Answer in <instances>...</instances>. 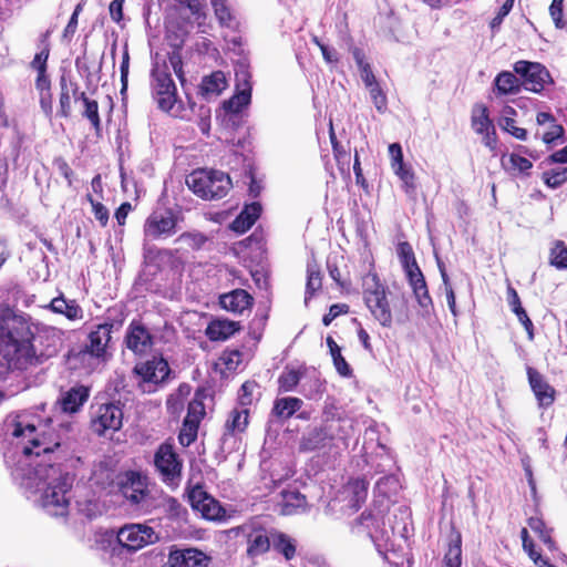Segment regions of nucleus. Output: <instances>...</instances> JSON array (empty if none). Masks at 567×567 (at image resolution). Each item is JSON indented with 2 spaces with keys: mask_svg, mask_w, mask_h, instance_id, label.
<instances>
[{
  "mask_svg": "<svg viewBox=\"0 0 567 567\" xmlns=\"http://www.w3.org/2000/svg\"><path fill=\"white\" fill-rule=\"evenodd\" d=\"M527 524L535 532L539 539L549 548H555V540L551 537V529L546 527L545 522L540 517H529Z\"/></svg>",
  "mask_w": 567,
  "mask_h": 567,
  "instance_id": "603ef678",
  "label": "nucleus"
},
{
  "mask_svg": "<svg viewBox=\"0 0 567 567\" xmlns=\"http://www.w3.org/2000/svg\"><path fill=\"white\" fill-rule=\"evenodd\" d=\"M271 545L277 553L285 557L286 560H291L296 557V542L289 535L279 530H272Z\"/></svg>",
  "mask_w": 567,
  "mask_h": 567,
  "instance_id": "a19ab883",
  "label": "nucleus"
},
{
  "mask_svg": "<svg viewBox=\"0 0 567 567\" xmlns=\"http://www.w3.org/2000/svg\"><path fill=\"white\" fill-rule=\"evenodd\" d=\"M212 557L195 547L171 549L167 564L169 567H209Z\"/></svg>",
  "mask_w": 567,
  "mask_h": 567,
  "instance_id": "a211bd4d",
  "label": "nucleus"
},
{
  "mask_svg": "<svg viewBox=\"0 0 567 567\" xmlns=\"http://www.w3.org/2000/svg\"><path fill=\"white\" fill-rule=\"evenodd\" d=\"M123 410L120 403L106 402L92 406L90 427L93 433L104 436L115 433L123 425Z\"/></svg>",
  "mask_w": 567,
  "mask_h": 567,
  "instance_id": "1a4fd4ad",
  "label": "nucleus"
},
{
  "mask_svg": "<svg viewBox=\"0 0 567 567\" xmlns=\"http://www.w3.org/2000/svg\"><path fill=\"white\" fill-rule=\"evenodd\" d=\"M261 214V205L258 202L245 205L239 215L231 221L230 229L237 234L249 230Z\"/></svg>",
  "mask_w": 567,
  "mask_h": 567,
  "instance_id": "c756f323",
  "label": "nucleus"
},
{
  "mask_svg": "<svg viewBox=\"0 0 567 567\" xmlns=\"http://www.w3.org/2000/svg\"><path fill=\"white\" fill-rule=\"evenodd\" d=\"M227 87L223 71H214L202 79L199 91L203 95H219Z\"/></svg>",
  "mask_w": 567,
  "mask_h": 567,
  "instance_id": "79ce46f5",
  "label": "nucleus"
},
{
  "mask_svg": "<svg viewBox=\"0 0 567 567\" xmlns=\"http://www.w3.org/2000/svg\"><path fill=\"white\" fill-rule=\"evenodd\" d=\"M125 344L136 354H143L154 344V338L150 330L138 320H133L125 334Z\"/></svg>",
  "mask_w": 567,
  "mask_h": 567,
  "instance_id": "4be33fe9",
  "label": "nucleus"
},
{
  "mask_svg": "<svg viewBox=\"0 0 567 567\" xmlns=\"http://www.w3.org/2000/svg\"><path fill=\"white\" fill-rule=\"evenodd\" d=\"M80 101L83 103L84 106L82 116L91 123L92 127L96 133H100L102 130V124L99 114L97 101L91 100L83 91L80 93Z\"/></svg>",
  "mask_w": 567,
  "mask_h": 567,
  "instance_id": "a18cd8bd",
  "label": "nucleus"
},
{
  "mask_svg": "<svg viewBox=\"0 0 567 567\" xmlns=\"http://www.w3.org/2000/svg\"><path fill=\"white\" fill-rule=\"evenodd\" d=\"M254 303V297L241 288L221 293L218 297L219 307L236 316H243L246 311L250 312Z\"/></svg>",
  "mask_w": 567,
  "mask_h": 567,
  "instance_id": "6ab92c4d",
  "label": "nucleus"
},
{
  "mask_svg": "<svg viewBox=\"0 0 567 567\" xmlns=\"http://www.w3.org/2000/svg\"><path fill=\"white\" fill-rule=\"evenodd\" d=\"M89 396L90 388L78 384L62 393L59 402L63 412L76 413L89 400Z\"/></svg>",
  "mask_w": 567,
  "mask_h": 567,
  "instance_id": "393cba45",
  "label": "nucleus"
},
{
  "mask_svg": "<svg viewBox=\"0 0 567 567\" xmlns=\"http://www.w3.org/2000/svg\"><path fill=\"white\" fill-rule=\"evenodd\" d=\"M100 361L85 347L70 349L65 355V363L70 370L84 373H90Z\"/></svg>",
  "mask_w": 567,
  "mask_h": 567,
  "instance_id": "b1692460",
  "label": "nucleus"
},
{
  "mask_svg": "<svg viewBox=\"0 0 567 567\" xmlns=\"http://www.w3.org/2000/svg\"><path fill=\"white\" fill-rule=\"evenodd\" d=\"M280 499L277 505L280 515L290 516L305 511L307 507V498L298 489H282L279 494Z\"/></svg>",
  "mask_w": 567,
  "mask_h": 567,
  "instance_id": "a878e982",
  "label": "nucleus"
},
{
  "mask_svg": "<svg viewBox=\"0 0 567 567\" xmlns=\"http://www.w3.org/2000/svg\"><path fill=\"white\" fill-rule=\"evenodd\" d=\"M307 370L306 364L299 367L286 365L277 380L278 392L287 393L296 390L300 380L307 374Z\"/></svg>",
  "mask_w": 567,
  "mask_h": 567,
  "instance_id": "f704fd0d",
  "label": "nucleus"
},
{
  "mask_svg": "<svg viewBox=\"0 0 567 567\" xmlns=\"http://www.w3.org/2000/svg\"><path fill=\"white\" fill-rule=\"evenodd\" d=\"M322 288V275L318 266H308L306 282V300L311 299Z\"/></svg>",
  "mask_w": 567,
  "mask_h": 567,
  "instance_id": "864d4df0",
  "label": "nucleus"
},
{
  "mask_svg": "<svg viewBox=\"0 0 567 567\" xmlns=\"http://www.w3.org/2000/svg\"><path fill=\"white\" fill-rule=\"evenodd\" d=\"M549 261L557 269H567V246L563 240H557L550 249Z\"/></svg>",
  "mask_w": 567,
  "mask_h": 567,
  "instance_id": "6e6d98bb",
  "label": "nucleus"
},
{
  "mask_svg": "<svg viewBox=\"0 0 567 567\" xmlns=\"http://www.w3.org/2000/svg\"><path fill=\"white\" fill-rule=\"evenodd\" d=\"M499 127L515 137L518 141L527 140V131L524 127H519L516 125V120L513 117L499 118L498 120Z\"/></svg>",
  "mask_w": 567,
  "mask_h": 567,
  "instance_id": "4d7b16f0",
  "label": "nucleus"
},
{
  "mask_svg": "<svg viewBox=\"0 0 567 567\" xmlns=\"http://www.w3.org/2000/svg\"><path fill=\"white\" fill-rule=\"evenodd\" d=\"M126 319L123 308H112L107 310L106 319L100 323L87 336V342L84 347L101 361L105 359L107 347L111 342L113 330L118 331Z\"/></svg>",
  "mask_w": 567,
  "mask_h": 567,
  "instance_id": "39448f33",
  "label": "nucleus"
},
{
  "mask_svg": "<svg viewBox=\"0 0 567 567\" xmlns=\"http://www.w3.org/2000/svg\"><path fill=\"white\" fill-rule=\"evenodd\" d=\"M536 123L538 125H549L548 130L542 136V141L545 144H555L558 141L564 142L565 128L550 112H538L536 114Z\"/></svg>",
  "mask_w": 567,
  "mask_h": 567,
  "instance_id": "7c9ffc66",
  "label": "nucleus"
},
{
  "mask_svg": "<svg viewBox=\"0 0 567 567\" xmlns=\"http://www.w3.org/2000/svg\"><path fill=\"white\" fill-rule=\"evenodd\" d=\"M133 372L138 375L143 382L161 384L168 379L171 368L166 359L154 355L145 362L135 364Z\"/></svg>",
  "mask_w": 567,
  "mask_h": 567,
  "instance_id": "dca6fc26",
  "label": "nucleus"
},
{
  "mask_svg": "<svg viewBox=\"0 0 567 567\" xmlns=\"http://www.w3.org/2000/svg\"><path fill=\"white\" fill-rule=\"evenodd\" d=\"M210 4L220 27L235 29L238 25L227 0H210Z\"/></svg>",
  "mask_w": 567,
  "mask_h": 567,
  "instance_id": "c03bdc74",
  "label": "nucleus"
},
{
  "mask_svg": "<svg viewBox=\"0 0 567 567\" xmlns=\"http://www.w3.org/2000/svg\"><path fill=\"white\" fill-rule=\"evenodd\" d=\"M413 296L417 302V305L425 310H429L433 307V300L429 291L427 284H424L419 287H414L412 289Z\"/></svg>",
  "mask_w": 567,
  "mask_h": 567,
  "instance_id": "e2e57ef3",
  "label": "nucleus"
},
{
  "mask_svg": "<svg viewBox=\"0 0 567 567\" xmlns=\"http://www.w3.org/2000/svg\"><path fill=\"white\" fill-rule=\"evenodd\" d=\"M12 435L16 437H28L30 444L25 445L22 450L25 456L50 454L61 445L58 434L45 432L37 434V427L33 424L16 422Z\"/></svg>",
  "mask_w": 567,
  "mask_h": 567,
  "instance_id": "6e6552de",
  "label": "nucleus"
},
{
  "mask_svg": "<svg viewBox=\"0 0 567 567\" xmlns=\"http://www.w3.org/2000/svg\"><path fill=\"white\" fill-rule=\"evenodd\" d=\"M50 32L47 31L41 35V43L43 48L38 52L33 60L30 62L31 69L37 71V74L48 73V60L50 55V43L48 41Z\"/></svg>",
  "mask_w": 567,
  "mask_h": 567,
  "instance_id": "8fccbe9b",
  "label": "nucleus"
},
{
  "mask_svg": "<svg viewBox=\"0 0 567 567\" xmlns=\"http://www.w3.org/2000/svg\"><path fill=\"white\" fill-rule=\"evenodd\" d=\"M506 168L518 173H528L533 167V163L528 158L515 153L508 156Z\"/></svg>",
  "mask_w": 567,
  "mask_h": 567,
  "instance_id": "680f3d73",
  "label": "nucleus"
},
{
  "mask_svg": "<svg viewBox=\"0 0 567 567\" xmlns=\"http://www.w3.org/2000/svg\"><path fill=\"white\" fill-rule=\"evenodd\" d=\"M86 199L92 206V212L96 220L102 227H105L110 218L109 209L102 203L94 200L91 194L86 195Z\"/></svg>",
  "mask_w": 567,
  "mask_h": 567,
  "instance_id": "0e129e2a",
  "label": "nucleus"
},
{
  "mask_svg": "<svg viewBox=\"0 0 567 567\" xmlns=\"http://www.w3.org/2000/svg\"><path fill=\"white\" fill-rule=\"evenodd\" d=\"M59 111L58 115L62 118H69L72 115V96H76L79 84L69 81L65 75H62L59 81Z\"/></svg>",
  "mask_w": 567,
  "mask_h": 567,
  "instance_id": "473e14b6",
  "label": "nucleus"
},
{
  "mask_svg": "<svg viewBox=\"0 0 567 567\" xmlns=\"http://www.w3.org/2000/svg\"><path fill=\"white\" fill-rule=\"evenodd\" d=\"M241 330L238 321L229 319H214L206 328V336L210 341H224Z\"/></svg>",
  "mask_w": 567,
  "mask_h": 567,
  "instance_id": "cd10ccee",
  "label": "nucleus"
},
{
  "mask_svg": "<svg viewBox=\"0 0 567 567\" xmlns=\"http://www.w3.org/2000/svg\"><path fill=\"white\" fill-rule=\"evenodd\" d=\"M462 566V534L451 525V530L447 539V549L443 558V567H461Z\"/></svg>",
  "mask_w": 567,
  "mask_h": 567,
  "instance_id": "c85d7f7f",
  "label": "nucleus"
},
{
  "mask_svg": "<svg viewBox=\"0 0 567 567\" xmlns=\"http://www.w3.org/2000/svg\"><path fill=\"white\" fill-rule=\"evenodd\" d=\"M189 501L193 509L199 512L205 519L217 520L225 516L220 503L200 488L190 492Z\"/></svg>",
  "mask_w": 567,
  "mask_h": 567,
  "instance_id": "aec40b11",
  "label": "nucleus"
},
{
  "mask_svg": "<svg viewBox=\"0 0 567 567\" xmlns=\"http://www.w3.org/2000/svg\"><path fill=\"white\" fill-rule=\"evenodd\" d=\"M178 218L173 209L167 207L154 209L145 219L144 237L151 240L167 238L177 230Z\"/></svg>",
  "mask_w": 567,
  "mask_h": 567,
  "instance_id": "9b49d317",
  "label": "nucleus"
},
{
  "mask_svg": "<svg viewBox=\"0 0 567 567\" xmlns=\"http://www.w3.org/2000/svg\"><path fill=\"white\" fill-rule=\"evenodd\" d=\"M34 86L39 93V104L42 112L45 117L51 118L53 114V96L51 92V80L48 73L37 74Z\"/></svg>",
  "mask_w": 567,
  "mask_h": 567,
  "instance_id": "c9c22d12",
  "label": "nucleus"
},
{
  "mask_svg": "<svg viewBox=\"0 0 567 567\" xmlns=\"http://www.w3.org/2000/svg\"><path fill=\"white\" fill-rule=\"evenodd\" d=\"M71 487L72 478L69 473L60 475L54 484L45 488L42 496L43 507L53 516H65L70 505L66 494L71 491Z\"/></svg>",
  "mask_w": 567,
  "mask_h": 567,
  "instance_id": "f8f14e48",
  "label": "nucleus"
},
{
  "mask_svg": "<svg viewBox=\"0 0 567 567\" xmlns=\"http://www.w3.org/2000/svg\"><path fill=\"white\" fill-rule=\"evenodd\" d=\"M396 252L404 272L419 267L413 248L409 241H400L396 246Z\"/></svg>",
  "mask_w": 567,
  "mask_h": 567,
  "instance_id": "3c124183",
  "label": "nucleus"
},
{
  "mask_svg": "<svg viewBox=\"0 0 567 567\" xmlns=\"http://www.w3.org/2000/svg\"><path fill=\"white\" fill-rule=\"evenodd\" d=\"M336 436L332 433V426L321 424L305 433L299 441V452L311 453L324 450L332 445Z\"/></svg>",
  "mask_w": 567,
  "mask_h": 567,
  "instance_id": "f3484780",
  "label": "nucleus"
},
{
  "mask_svg": "<svg viewBox=\"0 0 567 567\" xmlns=\"http://www.w3.org/2000/svg\"><path fill=\"white\" fill-rule=\"evenodd\" d=\"M352 55H353V59H354L357 66L360 71V75H361L362 82L364 83V86L368 87V86L378 84L379 82L377 81V78L372 71L370 63H368L364 60L363 51L359 48H354L352 50Z\"/></svg>",
  "mask_w": 567,
  "mask_h": 567,
  "instance_id": "09e8293b",
  "label": "nucleus"
},
{
  "mask_svg": "<svg viewBox=\"0 0 567 567\" xmlns=\"http://www.w3.org/2000/svg\"><path fill=\"white\" fill-rule=\"evenodd\" d=\"M542 181L553 189H556L567 183V167L551 168L543 172Z\"/></svg>",
  "mask_w": 567,
  "mask_h": 567,
  "instance_id": "5fc2aeb1",
  "label": "nucleus"
},
{
  "mask_svg": "<svg viewBox=\"0 0 567 567\" xmlns=\"http://www.w3.org/2000/svg\"><path fill=\"white\" fill-rule=\"evenodd\" d=\"M167 58L174 73L179 79V81H185L184 63L181 53V48L176 47L172 52L168 53Z\"/></svg>",
  "mask_w": 567,
  "mask_h": 567,
  "instance_id": "69168bd1",
  "label": "nucleus"
},
{
  "mask_svg": "<svg viewBox=\"0 0 567 567\" xmlns=\"http://www.w3.org/2000/svg\"><path fill=\"white\" fill-rule=\"evenodd\" d=\"M367 89L370 93L371 100L377 111L379 113H384L385 110L388 109V97L385 92L380 86V84L378 83L372 86H368Z\"/></svg>",
  "mask_w": 567,
  "mask_h": 567,
  "instance_id": "052dcab7",
  "label": "nucleus"
},
{
  "mask_svg": "<svg viewBox=\"0 0 567 567\" xmlns=\"http://www.w3.org/2000/svg\"><path fill=\"white\" fill-rule=\"evenodd\" d=\"M151 87L157 107L163 112H171L178 101V94L166 61L153 63Z\"/></svg>",
  "mask_w": 567,
  "mask_h": 567,
  "instance_id": "20e7f679",
  "label": "nucleus"
},
{
  "mask_svg": "<svg viewBox=\"0 0 567 567\" xmlns=\"http://www.w3.org/2000/svg\"><path fill=\"white\" fill-rule=\"evenodd\" d=\"M48 308L54 313L62 315L71 321L83 318V309L76 300L65 299L63 296L53 298Z\"/></svg>",
  "mask_w": 567,
  "mask_h": 567,
  "instance_id": "e433bc0d",
  "label": "nucleus"
},
{
  "mask_svg": "<svg viewBox=\"0 0 567 567\" xmlns=\"http://www.w3.org/2000/svg\"><path fill=\"white\" fill-rule=\"evenodd\" d=\"M369 482L364 477L350 478L344 486L349 504L355 512L361 508L368 497Z\"/></svg>",
  "mask_w": 567,
  "mask_h": 567,
  "instance_id": "72a5a7b5",
  "label": "nucleus"
},
{
  "mask_svg": "<svg viewBox=\"0 0 567 567\" xmlns=\"http://www.w3.org/2000/svg\"><path fill=\"white\" fill-rule=\"evenodd\" d=\"M368 282L363 286V300L372 317L384 328H390L393 322L392 310L388 299V289L381 282L377 272H369Z\"/></svg>",
  "mask_w": 567,
  "mask_h": 567,
  "instance_id": "7ed1b4c3",
  "label": "nucleus"
},
{
  "mask_svg": "<svg viewBox=\"0 0 567 567\" xmlns=\"http://www.w3.org/2000/svg\"><path fill=\"white\" fill-rule=\"evenodd\" d=\"M303 405V401L297 396L277 398L274 401L271 414L278 420H288Z\"/></svg>",
  "mask_w": 567,
  "mask_h": 567,
  "instance_id": "ea45409f",
  "label": "nucleus"
},
{
  "mask_svg": "<svg viewBox=\"0 0 567 567\" xmlns=\"http://www.w3.org/2000/svg\"><path fill=\"white\" fill-rule=\"evenodd\" d=\"M157 539L154 529L143 524L125 525L117 533L118 544L128 551L140 550Z\"/></svg>",
  "mask_w": 567,
  "mask_h": 567,
  "instance_id": "2eb2a0df",
  "label": "nucleus"
},
{
  "mask_svg": "<svg viewBox=\"0 0 567 567\" xmlns=\"http://www.w3.org/2000/svg\"><path fill=\"white\" fill-rule=\"evenodd\" d=\"M249 424V409H233L224 424V436H234L244 433Z\"/></svg>",
  "mask_w": 567,
  "mask_h": 567,
  "instance_id": "4c0bfd02",
  "label": "nucleus"
},
{
  "mask_svg": "<svg viewBox=\"0 0 567 567\" xmlns=\"http://www.w3.org/2000/svg\"><path fill=\"white\" fill-rule=\"evenodd\" d=\"M154 467L161 481L167 486H178L183 476V460L172 442L165 441L154 453Z\"/></svg>",
  "mask_w": 567,
  "mask_h": 567,
  "instance_id": "423d86ee",
  "label": "nucleus"
},
{
  "mask_svg": "<svg viewBox=\"0 0 567 567\" xmlns=\"http://www.w3.org/2000/svg\"><path fill=\"white\" fill-rule=\"evenodd\" d=\"M379 524V517L371 509L363 511L359 517L351 524V532L357 534H365L372 538L371 528Z\"/></svg>",
  "mask_w": 567,
  "mask_h": 567,
  "instance_id": "49530a36",
  "label": "nucleus"
},
{
  "mask_svg": "<svg viewBox=\"0 0 567 567\" xmlns=\"http://www.w3.org/2000/svg\"><path fill=\"white\" fill-rule=\"evenodd\" d=\"M61 338L53 330L34 333L30 318L6 313L0 322V379L11 371H27L55 357Z\"/></svg>",
  "mask_w": 567,
  "mask_h": 567,
  "instance_id": "f257e3e1",
  "label": "nucleus"
},
{
  "mask_svg": "<svg viewBox=\"0 0 567 567\" xmlns=\"http://www.w3.org/2000/svg\"><path fill=\"white\" fill-rule=\"evenodd\" d=\"M176 241L185 243L193 250H199L207 241V237L198 231H185L178 236Z\"/></svg>",
  "mask_w": 567,
  "mask_h": 567,
  "instance_id": "bf43d9fd",
  "label": "nucleus"
},
{
  "mask_svg": "<svg viewBox=\"0 0 567 567\" xmlns=\"http://www.w3.org/2000/svg\"><path fill=\"white\" fill-rule=\"evenodd\" d=\"M329 140L332 146L333 158L343 177H350L351 154L349 146L342 145L334 133L332 121L329 123Z\"/></svg>",
  "mask_w": 567,
  "mask_h": 567,
  "instance_id": "bb28decb",
  "label": "nucleus"
},
{
  "mask_svg": "<svg viewBox=\"0 0 567 567\" xmlns=\"http://www.w3.org/2000/svg\"><path fill=\"white\" fill-rule=\"evenodd\" d=\"M238 92L224 102V109L229 113H239L251 100V83L248 71L236 73Z\"/></svg>",
  "mask_w": 567,
  "mask_h": 567,
  "instance_id": "5701e85b",
  "label": "nucleus"
},
{
  "mask_svg": "<svg viewBox=\"0 0 567 567\" xmlns=\"http://www.w3.org/2000/svg\"><path fill=\"white\" fill-rule=\"evenodd\" d=\"M271 534L268 536L264 529H255L247 536L246 554L249 558H256L269 551Z\"/></svg>",
  "mask_w": 567,
  "mask_h": 567,
  "instance_id": "58836bf2",
  "label": "nucleus"
},
{
  "mask_svg": "<svg viewBox=\"0 0 567 567\" xmlns=\"http://www.w3.org/2000/svg\"><path fill=\"white\" fill-rule=\"evenodd\" d=\"M350 310L347 303H333L330 306L328 313L322 318V323L328 327L331 322L341 315H347Z\"/></svg>",
  "mask_w": 567,
  "mask_h": 567,
  "instance_id": "774afa93",
  "label": "nucleus"
},
{
  "mask_svg": "<svg viewBox=\"0 0 567 567\" xmlns=\"http://www.w3.org/2000/svg\"><path fill=\"white\" fill-rule=\"evenodd\" d=\"M496 96L518 94L522 91L520 76L514 71H501L493 82Z\"/></svg>",
  "mask_w": 567,
  "mask_h": 567,
  "instance_id": "2f4dec72",
  "label": "nucleus"
},
{
  "mask_svg": "<svg viewBox=\"0 0 567 567\" xmlns=\"http://www.w3.org/2000/svg\"><path fill=\"white\" fill-rule=\"evenodd\" d=\"M150 477L135 470L120 472L116 476L118 492L133 505L143 503L150 496Z\"/></svg>",
  "mask_w": 567,
  "mask_h": 567,
  "instance_id": "9d476101",
  "label": "nucleus"
},
{
  "mask_svg": "<svg viewBox=\"0 0 567 567\" xmlns=\"http://www.w3.org/2000/svg\"><path fill=\"white\" fill-rule=\"evenodd\" d=\"M186 185L199 198L220 199L230 190L233 184L228 174L207 168H197L186 177Z\"/></svg>",
  "mask_w": 567,
  "mask_h": 567,
  "instance_id": "f03ea898",
  "label": "nucleus"
},
{
  "mask_svg": "<svg viewBox=\"0 0 567 567\" xmlns=\"http://www.w3.org/2000/svg\"><path fill=\"white\" fill-rule=\"evenodd\" d=\"M529 386L537 400L538 406L547 409L556 400V390L551 386L544 375L535 368L528 367L526 370Z\"/></svg>",
  "mask_w": 567,
  "mask_h": 567,
  "instance_id": "412c9836",
  "label": "nucleus"
},
{
  "mask_svg": "<svg viewBox=\"0 0 567 567\" xmlns=\"http://www.w3.org/2000/svg\"><path fill=\"white\" fill-rule=\"evenodd\" d=\"M326 342L337 372L343 378H350L353 373V370L347 362L346 358L342 355L339 344L331 336L327 337Z\"/></svg>",
  "mask_w": 567,
  "mask_h": 567,
  "instance_id": "37998d69",
  "label": "nucleus"
},
{
  "mask_svg": "<svg viewBox=\"0 0 567 567\" xmlns=\"http://www.w3.org/2000/svg\"><path fill=\"white\" fill-rule=\"evenodd\" d=\"M392 169L402 182L404 193L408 196L414 197L416 192V178L411 166H408L406 164H400Z\"/></svg>",
  "mask_w": 567,
  "mask_h": 567,
  "instance_id": "de8ad7c7",
  "label": "nucleus"
},
{
  "mask_svg": "<svg viewBox=\"0 0 567 567\" xmlns=\"http://www.w3.org/2000/svg\"><path fill=\"white\" fill-rule=\"evenodd\" d=\"M514 72L520 76L522 87L535 94H542L555 81L549 70L540 62L518 60L513 64Z\"/></svg>",
  "mask_w": 567,
  "mask_h": 567,
  "instance_id": "0eeeda50",
  "label": "nucleus"
},
{
  "mask_svg": "<svg viewBox=\"0 0 567 567\" xmlns=\"http://www.w3.org/2000/svg\"><path fill=\"white\" fill-rule=\"evenodd\" d=\"M205 415L204 396L196 392L187 405V413L178 433V443L183 447L190 446L197 440L199 425Z\"/></svg>",
  "mask_w": 567,
  "mask_h": 567,
  "instance_id": "ddd939ff",
  "label": "nucleus"
},
{
  "mask_svg": "<svg viewBox=\"0 0 567 567\" xmlns=\"http://www.w3.org/2000/svg\"><path fill=\"white\" fill-rule=\"evenodd\" d=\"M471 127L482 136V143L491 152L495 153L498 145V136L495 125L489 117L488 107L484 103H476L471 112Z\"/></svg>",
  "mask_w": 567,
  "mask_h": 567,
  "instance_id": "4468645a",
  "label": "nucleus"
},
{
  "mask_svg": "<svg viewBox=\"0 0 567 567\" xmlns=\"http://www.w3.org/2000/svg\"><path fill=\"white\" fill-rule=\"evenodd\" d=\"M179 9H187L190 14L199 19L200 17H205L204 6L199 0H174Z\"/></svg>",
  "mask_w": 567,
  "mask_h": 567,
  "instance_id": "338daca9",
  "label": "nucleus"
},
{
  "mask_svg": "<svg viewBox=\"0 0 567 567\" xmlns=\"http://www.w3.org/2000/svg\"><path fill=\"white\" fill-rule=\"evenodd\" d=\"M258 386L255 380H247L241 384L238 392V404L240 408L249 409L252 404V393Z\"/></svg>",
  "mask_w": 567,
  "mask_h": 567,
  "instance_id": "13d9d810",
  "label": "nucleus"
}]
</instances>
